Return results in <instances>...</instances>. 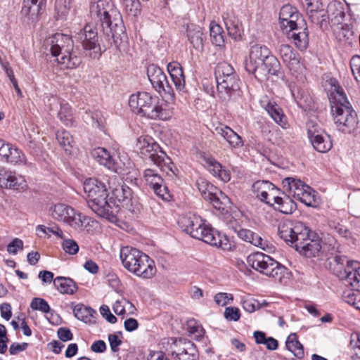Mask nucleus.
<instances>
[{
  "label": "nucleus",
  "mask_w": 360,
  "mask_h": 360,
  "mask_svg": "<svg viewBox=\"0 0 360 360\" xmlns=\"http://www.w3.org/2000/svg\"><path fill=\"white\" fill-rule=\"evenodd\" d=\"M210 37L212 43L221 46L224 43V39L221 27L217 24L210 25Z\"/></svg>",
  "instance_id": "3c124183"
},
{
  "label": "nucleus",
  "mask_w": 360,
  "mask_h": 360,
  "mask_svg": "<svg viewBox=\"0 0 360 360\" xmlns=\"http://www.w3.org/2000/svg\"><path fill=\"white\" fill-rule=\"evenodd\" d=\"M278 232L281 238L295 247L300 255L309 258L319 256L322 248L321 240L302 222L284 221L279 224Z\"/></svg>",
  "instance_id": "f257e3e1"
},
{
  "label": "nucleus",
  "mask_w": 360,
  "mask_h": 360,
  "mask_svg": "<svg viewBox=\"0 0 360 360\" xmlns=\"http://www.w3.org/2000/svg\"><path fill=\"white\" fill-rule=\"evenodd\" d=\"M113 4L112 0H97L91 3L90 13L93 18L98 19L104 15L106 10L109 11Z\"/></svg>",
  "instance_id": "79ce46f5"
},
{
  "label": "nucleus",
  "mask_w": 360,
  "mask_h": 360,
  "mask_svg": "<svg viewBox=\"0 0 360 360\" xmlns=\"http://www.w3.org/2000/svg\"><path fill=\"white\" fill-rule=\"evenodd\" d=\"M83 187L89 208L101 217L115 221L119 205H115L111 199L108 200L105 185L97 179L89 178L85 180Z\"/></svg>",
  "instance_id": "7ed1b4c3"
},
{
  "label": "nucleus",
  "mask_w": 360,
  "mask_h": 360,
  "mask_svg": "<svg viewBox=\"0 0 360 360\" xmlns=\"http://www.w3.org/2000/svg\"><path fill=\"white\" fill-rule=\"evenodd\" d=\"M187 37L193 47L200 51H202L203 44V32L202 28L193 24L187 27Z\"/></svg>",
  "instance_id": "c756f323"
},
{
  "label": "nucleus",
  "mask_w": 360,
  "mask_h": 360,
  "mask_svg": "<svg viewBox=\"0 0 360 360\" xmlns=\"http://www.w3.org/2000/svg\"><path fill=\"white\" fill-rule=\"evenodd\" d=\"M188 326L189 333L193 335L196 340H199L204 336L205 330L200 324L195 321H190Z\"/></svg>",
  "instance_id": "bf43d9fd"
},
{
  "label": "nucleus",
  "mask_w": 360,
  "mask_h": 360,
  "mask_svg": "<svg viewBox=\"0 0 360 360\" xmlns=\"http://www.w3.org/2000/svg\"><path fill=\"white\" fill-rule=\"evenodd\" d=\"M305 7L308 15L324 8L323 4L319 0H305Z\"/></svg>",
  "instance_id": "e2e57ef3"
},
{
  "label": "nucleus",
  "mask_w": 360,
  "mask_h": 360,
  "mask_svg": "<svg viewBox=\"0 0 360 360\" xmlns=\"http://www.w3.org/2000/svg\"><path fill=\"white\" fill-rule=\"evenodd\" d=\"M350 68L356 81L360 78V56H354L351 58Z\"/></svg>",
  "instance_id": "338daca9"
},
{
  "label": "nucleus",
  "mask_w": 360,
  "mask_h": 360,
  "mask_svg": "<svg viewBox=\"0 0 360 360\" xmlns=\"http://www.w3.org/2000/svg\"><path fill=\"white\" fill-rule=\"evenodd\" d=\"M274 206L276 210L285 214H292L297 207L295 202L284 193L279 196Z\"/></svg>",
  "instance_id": "ea45409f"
},
{
  "label": "nucleus",
  "mask_w": 360,
  "mask_h": 360,
  "mask_svg": "<svg viewBox=\"0 0 360 360\" xmlns=\"http://www.w3.org/2000/svg\"><path fill=\"white\" fill-rule=\"evenodd\" d=\"M282 184L283 188L295 199H297L304 190H305V187L308 186V185L305 184L301 180L293 177L285 178L282 181Z\"/></svg>",
  "instance_id": "f704fd0d"
},
{
  "label": "nucleus",
  "mask_w": 360,
  "mask_h": 360,
  "mask_svg": "<svg viewBox=\"0 0 360 360\" xmlns=\"http://www.w3.org/2000/svg\"><path fill=\"white\" fill-rule=\"evenodd\" d=\"M297 200L309 207H314L317 203V195L316 191L308 186Z\"/></svg>",
  "instance_id": "09e8293b"
},
{
  "label": "nucleus",
  "mask_w": 360,
  "mask_h": 360,
  "mask_svg": "<svg viewBox=\"0 0 360 360\" xmlns=\"http://www.w3.org/2000/svg\"><path fill=\"white\" fill-rule=\"evenodd\" d=\"M346 281L352 288L360 292V264L357 262H348Z\"/></svg>",
  "instance_id": "c85d7f7f"
},
{
  "label": "nucleus",
  "mask_w": 360,
  "mask_h": 360,
  "mask_svg": "<svg viewBox=\"0 0 360 360\" xmlns=\"http://www.w3.org/2000/svg\"><path fill=\"white\" fill-rule=\"evenodd\" d=\"M285 25V29L283 32L287 38L291 40L298 49L301 51L306 49L309 44L307 25L296 8L295 12H293Z\"/></svg>",
  "instance_id": "9d476101"
},
{
  "label": "nucleus",
  "mask_w": 360,
  "mask_h": 360,
  "mask_svg": "<svg viewBox=\"0 0 360 360\" xmlns=\"http://www.w3.org/2000/svg\"><path fill=\"white\" fill-rule=\"evenodd\" d=\"M98 20L101 24L103 32L108 36H111L114 43L117 46L118 40H121L122 35L124 34V27L121 13L114 4L111 5L110 10H106L104 15Z\"/></svg>",
  "instance_id": "9b49d317"
},
{
  "label": "nucleus",
  "mask_w": 360,
  "mask_h": 360,
  "mask_svg": "<svg viewBox=\"0 0 360 360\" xmlns=\"http://www.w3.org/2000/svg\"><path fill=\"white\" fill-rule=\"evenodd\" d=\"M281 195H283V193L274 185V186L270 189V191L265 193L264 198H261L260 200L269 205L274 206Z\"/></svg>",
  "instance_id": "5fc2aeb1"
},
{
  "label": "nucleus",
  "mask_w": 360,
  "mask_h": 360,
  "mask_svg": "<svg viewBox=\"0 0 360 360\" xmlns=\"http://www.w3.org/2000/svg\"><path fill=\"white\" fill-rule=\"evenodd\" d=\"M58 117L60 120L66 126H71L73 123V116L72 108L68 103L61 105V108L58 112Z\"/></svg>",
  "instance_id": "8fccbe9b"
},
{
  "label": "nucleus",
  "mask_w": 360,
  "mask_h": 360,
  "mask_svg": "<svg viewBox=\"0 0 360 360\" xmlns=\"http://www.w3.org/2000/svg\"><path fill=\"white\" fill-rule=\"evenodd\" d=\"M274 184L268 181H258L253 184V190L255 193L259 200L264 198L265 193L270 191Z\"/></svg>",
  "instance_id": "864d4df0"
},
{
  "label": "nucleus",
  "mask_w": 360,
  "mask_h": 360,
  "mask_svg": "<svg viewBox=\"0 0 360 360\" xmlns=\"http://www.w3.org/2000/svg\"><path fill=\"white\" fill-rule=\"evenodd\" d=\"M214 133L224 138L232 148H238L243 146L241 136L227 125L219 124L214 128Z\"/></svg>",
  "instance_id": "b1692460"
},
{
  "label": "nucleus",
  "mask_w": 360,
  "mask_h": 360,
  "mask_svg": "<svg viewBox=\"0 0 360 360\" xmlns=\"http://www.w3.org/2000/svg\"><path fill=\"white\" fill-rule=\"evenodd\" d=\"M178 223L184 232L194 238L224 250H229L231 248L228 238L206 224L199 216L188 214L181 217Z\"/></svg>",
  "instance_id": "f03ea898"
},
{
  "label": "nucleus",
  "mask_w": 360,
  "mask_h": 360,
  "mask_svg": "<svg viewBox=\"0 0 360 360\" xmlns=\"http://www.w3.org/2000/svg\"><path fill=\"white\" fill-rule=\"evenodd\" d=\"M259 103L276 123L283 129L288 128L286 117L281 108L276 102L270 100L267 96H264L261 98Z\"/></svg>",
  "instance_id": "aec40b11"
},
{
  "label": "nucleus",
  "mask_w": 360,
  "mask_h": 360,
  "mask_svg": "<svg viewBox=\"0 0 360 360\" xmlns=\"http://www.w3.org/2000/svg\"><path fill=\"white\" fill-rule=\"evenodd\" d=\"M25 178L14 171L0 168V187L2 188L24 191L27 188Z\"/></svg>",
  "instance_id": "6ab92c4d"
},
{
  "label": "nucleus",
  "mask_w": 360,
  "mask_h": 360,
  "mask_svg": "<svg viewBox=\"0 0 360 360\" xmlns=\"http://www.w3.org/2000/svg\"><path fill=\"white\" fill-rule=\"evenodd\" d=\"M167 70L175 86L176 91L182 94L186 92L185 77L183 68L177 62H172L167 65Z\"/></svg>",
  "instance_id": "393cba45"
},
{
  "label": "nucleus",
  "mask_w": 360,
  "mask_h": 360,
  "mask_svg": "<svg viewBox=\"0 0 360 360\" xmlns=\"http://www.w3.org/2000/svg\"><path fill=\"white\" fill-rule=\"evenodd\" d=\"M148 77L153 87L166 99L173 101L175 95L172 86L169 84L163 70L155 65H150L147 68Z\"/></svg>",
  "instance_id": "ddd939ff"
},
{
  "label": "nucleus",
  "mask_w": 360,
  "mask_h": 360,
  "mask_svg": "<svg viewBox=\"0 0 360 360\" xmlns=\"http://www.w3.org/2000/svg\"><path fill=\"white\" fill-rule=\"evenodd\" d=\"M269 140L274 144L282 145L285 143L283 132L278 129H274L269 131Z\"/></svg>",
  "instance_id": "0e129e2a"
},
{
  "label": "nucleus",
  "mask_w": 360,
  "mask_h": 360,
  "mask_svg": "<svg viewBox=\"0 0 360 360\" xmlns=\"http://www.w3.org/2000/svg\"><path fill=\"white\" fill-rule=\"evenodd\" d=\"M56 139L59 145L66 153H70L74 143L73 138L69 131L65 130L58 131Z\"/></svg>",
  "instance_id": "49530a36"
},
{
  "label": "nucleus",
  "mask_w": 360,
  "mask_h": 360,
  "mask_svg": "<svg viewBox=\"0 0 360 360\" xmlns=\"http://www.w3.org/2000/svg\"><path fill=\"white\" fill-rule=\"evenodd\" d=\"M248 264L257 271L282 283L288 277V269L271 257L260 252L250 254Z\"/></svg>",
  "instance_id": "6e6552de"
},
{
  "label": "nucleus",
  "mask_w": 360,
  "mask_h": 360,
  "mask_svg": "<svg viewBox=\"0 0 360 360\" xmlns=\"http://www.w3.org/2000/svg\"><path fill=\"white\" fill-rule=\"evenodd\" d=\"M129 105L135 114L151 120H168L173 115L169 104L144 91L131 95Z\"/></svg>",
  "instance_id": "20e7f679"
},
{
  "label": "nucleus",
  "mask_w": 360,
  "mask_h": 360,
  "mask_svg": "<svg viewBox=\"0 0 360 360\" xmlns=\"http://www.w3.org/2000/svg\"><path fill=\"white\" fill-rule=\"evenodd\" d=\"M214 300L218 306H226L233 300V295L231 293L218 292L214 297Z\"/></svg>",
  "instance_id": "052dcab7"
},
{
  "label": "nucleus",
  "mask_w": 360,
  "mask_h": 360,
  "mask_svg": "<svg viewBox=\"0 0 360 360\" xmlns=\"http://www.w3.org/2000/svg\"><path fill=\"white\" fill-rule=\"evenodd\" d=\"M49 212L53 219L63 222L76 230H84L88 226L93 227L94 221L82 215L71 206L64 203H57L51 206Z\"/></svg>",
  "instance_id": "1a4fd4ad"
},
{
  "label": "nucleus",
  "mask_w": 360,
  "mask_h": 360,
  "mask_svg": "<svg viewBox=\"0 0 360 360\" xmlns=\"http://www.w3.org/2000/svg\"><path fill=\"white\" fill-rule=\"evenodd\" d=\"M282 184L283 188L295 199H297L304 190H305V187L308 186V185L305 184L301 180L293 177L285 178L282 181Z\"/></svg>",
  "instance_id": "72a5a7b5"
},
{
  "label": "nucleus",
  "mask_w": 360,
  "mask_h": 360,
  "mask_svg": "<svg viewBox=\"0 0 360 360\" xmlns=\"http://www.w3.org/2000/svg\"><path fill=\"white\" fill-rule=\"evenodd\" d=\"M280 63L278 60L274 56L270 55L264 61V65H261V69L264 74L259 75L257 72H255V77L259 79H263L266 77L268 75H278L280 71Z\"/></svg>",
  "instance_id": "c9c22d12"
},
{
  "label": "nucleus",
  "mask_w": 360,
  "mask_h": 360,
  "mask_svg": "<svg viewBox=\"0 0 360 360\" xmlns=\"http://www.w3.org/2000/svg\"><path fill=\"white\" fill-rule=\"evenodd\" d=\"M137 269L133 274L143 279H149L153 278L156 273V266L155 262L146 255L145 258L141 260Z\"/></svg>",
  "instance_id": "cd10ccee"
},
{
  "label": "nucleus",
  "mask_w": 360,
  "mask_h": 360,
  "mask_svg": "<svg viewBox=\"0 0 360 360\" xmlns=\"http://www.w3.org/2000/svg\"><path fill=\"white\" fill-rule=\"evenodd\" d=\"M217 82V94L222 101H228L239 95L240 79L237 75L223 78Z\"/></svg>",
  "instance_id": "dca6fc26"
},
{
  "label": "nucleus",
  "mask_w": 360,
  "mask_h": 360,
  "mask_svg": "<svg viewBox=\"0 0 360 360\" xmlns=\"http://www.w3.org/2000/svg\"><path fill=\"white\" fill-rule=\"evenodd\" d=\"M6 162L14 165H25L30 168L34 167L32 163L27 160L25 153L18 148L13 146L10 150Z\"/></svg>",
  "instance_id": "58836bf2"
},
{
  "label": "nucleus",
  "mask_w": 360,
  "mask_h": 360,
  "mask_svg": "<svg viewBox=\"0 0 360 360\" xmlns=\"http://www.w3.org/2000/svg\"><path fill=\"white\" fill-rule=\"evenodd\" d=\"M203 166L215 177L223 182L231 179V173L226 169L215 158L210 155H205L202 159Z\"/></svg>",
  "instance_id": "4be33fe9"
},
{
  "label": "nucleus",
  "mask_w": 360,
  "mask_h": 360,
  "mask_svg": "<svg viewBox=\"0 0 360 360\" xmlns=\"http://www.w3.org/2000/svg\"><path fill=\"white\" fill-rule=\"evenodd\" d=\"M93 158L100 165L105 167L108 169L116 171L117 166L114 158L110 151L103 147H98L91 152Z\"/></svg>",
  "instance_id": "bb28decb"
},
{
  "label": "nucleus",
  "mask_w": 360,
  "mask_h": 360,
  "mask_svg": "<svg viewBox=\"0 0 360 360\" xmlns=\"http://www.w3.org/2000/svg\"><path fill=\"white\" fill-rule=\"evenodd\" d=\"M237 75L233 66L227 62L219 63L214 70L216 80H221L223 78H228L229 76Z\"/></svg>",
  "instance_id": "c03bdc74"
},
{
  "label": "nucleus",
  "mask_w": 360,
  "mask_h": 360,
  "mask_svg": "<svg viewBox=\"0 0 360 360\" xmlns=\"http://www.w3.org/2000/svg\"><path fill=\"white\" fill-rule=\"evenodd\" d=\"M350 346L357 358L360 359V333H354L351 335Z\"/></svg>",
  "instance_id": "774afa93"
},
{
  "label": "nucleus",
  "mask_w": 360,
  "mask_h": 360,
  "mask_svg": "<svg viewBox=\"0 0 360 360\" xmlns=\"http://www.w3.org/2000/svg\"><path fill=\"white\" fill-rule=\"evenodd\" d=\"M224 317L229 321H237L240 318V311L236 307H226L224 311Z\"/></svg>",
  "instance_id": "69168bd1"
},
{
  "label": "nucleus",
  "mask_w": 360,
  "mask_h": 360,
  "mask_svg": "<svg viewBox=\"0 0 360 360\" xmlns=\"http://www.w3.org/2000/svg\"><path fill=\"white\" fill-rule=\"evenodd\" d=\"M308 17L312 23L318 25L321 30L328 28L329 15H327V10L325 8L308 15Z\"/></svg>",
  "instance_id": "a18cd8bd"
},
{
  "label": "nucleus",
  "mask_w": 360,
  "mask_h": 360,
  "mask_svg": "<svg viewBox=\"0 0 360 360\" xmlns=\"http://www.w3.org/2000/svg\"><path fill=\"white\" fill-rule=\"evenodd\" d=\"M80 39H82V46L86 50H94L96 54L99 53L100 46L98 40L97 29L94 25L87 24L84 27Z\"/></svg>",
  "instance_id": "5701e85b"
},
{
  "label": "nucleus",
  "mask_w": 360,
  "mask_h": 360,
  "mask_svg": "<svg viewBox=\"0 0 360 360\" xmlns=\"http://www.w3.org/2000/svg\"><path fill=\"white\" fill-rule=\"evenodd\" d=\"M72 4V0H57L55 5L57 18L63 20L70 15L72 19L77 14V9Z\"/></svg>",
  "instance_id": "473e14b6"
},
{
  "label": "nucleus",
  "mask_w": 360,
  "mask_h": 360,
  "mask_svg": "<svg viewBox=\"0 0 360 360\" xmlns=\"http://www.w3.org/2000/svg\"><path fill=\"white\" fill-rule=\"evenodd\" d=\"M53 56L58 57V63L67 69H74L82 63V56L74 48L72 38L66 34L56 33L45 41Z\"/></svg>",
  "instance_id": "423d86ee"
},
{
  "label": "nucleus",
  "mask_w": 360,
  "mask_h": 360,
  "mask_svg": "<svg viewBox=\"0 0 360 360\" xmlns=\"http://www.w3.org/2000/svg\"><path fill=\"white\" fill-rule=\"evenodd\" d=\"M223 20L228 33L235 40L238 39L243 31V26L235 13L231 11L223 14Z\"/></svg>",
  "instance_id": "a878e982"
},
{
  "label": "nucleus",
  "mask_w": 360,
  "mask_h": 360,
  "mask_svg": "<svg viewBox=\"0 0 360 360\" xmlns=\"http://www.w3.org/2000/svg\"><path fill=\"white\" fill-rule=\"evenodd\" d=\"M146 255L139 250L130 246L122 247L120 252L123 266L131 274H134L141 260L143 259Z\"/></svg>",
  "instance_id": "a211bd4d"
},
{
  "label": "nucleus",
  "mask_w": 360,
  "mask_h": 360,
  "mask_svg": "<svg viewBox=\"0 0 360 360\" xmlns=\"http://www.w3.org/2000/svg\"><path fill=\"white\" fill-rule=\"evenodd\" d=\"M307 134L314 148L319 153H326L332 148V141L327 134H323L314 122L307 123Z\"/></svg>",
  "instance_id": "2eb2a0df"
},
{
  "label": "nucleus",
  "mask_w": 360,
  "mask_h": 360,
  "mask_svg": "<svg viewBox=\"0 0 360 360\" xmlns=\"http://www.w3.org/2000/svg\"><path fill=\"white\" fill-rule=\"evenodd\" d=\"M278 54L283 63L288 68L292 74H301L304 70V65L300 63L299 56L288 44H281L278 49Z\"/></svg>",
  "instance_id": "f3484780"
},
{
  "label": "nucleus",
  "mask_w": 360,
  "mask_h": 360,
  "mask_svg": "<svg viewBox=\"0 0 360 360\" xmlns=\"http://www.w3.org/2000/svg\"><path fill=\"white\" fill-rule=\"evenodd\" d=\"M295 12V7H293L289 4L283 6L279 13V20L282 30L284 31L285 29V24L289 20L291 15Z\"/></svg>",
  "instance_id": "4d7b16f0"
},
{
  "label": "nucleus",
  "mask_w": 360,
  "mask_h": 360,
  "mask_svg": "<svg viewBox=\"0 0 360 360\" xmlns=\"http://www.w3.org/2000/svg\"><path fill=\"white\" fill-rule=\"evenodd\" d=\"M122 7L129 15L136 16L140 12L139 0H122Z\"/></svg>",
  "instance_id": "13d9d810"
},
{
  "label": "nucleus",
  "mask_w": 360,
  "mask_h": 360,
  "mask_svg": "<svg viewBox=\"0 0 360 360\" xmlns=\"http://www.w3.org/2000/svg\"><path fill=\"white\" fill-rule=\"evenodd\" d=\"M136 148L143 157L150 159L163 172L169 176L175 175L172 160L152 137L140 136L137 140Z\"/></svg>",
  "instance_id": "0eeeda50"
},
{
  "label": "nucleus",
  "mask_w": 360,
  "mask_h": 360,
  "mask_svg": "<svg viewBox=\"0 0 360 360\" xmlns=\"http://www.w3.org/2000/svg\"><path fill=\"white\" fill-rule=\"evenodd\" d=\"M238 236L242 240L252 244L255 246L259 247L262 250L268 248L267 243L259 235L254 233L249 229H241L237 232Z\"/></svg>",
  "instance_id": "e433bc0d"
},
{
  "label": "nucleus",
  "mask_w": 360,
  "mask_h": 360,
  "mask_svg": "<svg viewBox=\"0 0 360 360\" xmlns=\"http://www.w3.org/2000/svg\"><path fill=\"white\" fill-rule=\"evenodd\" d=\"M286 348L291 352L295 356L302 359L304 356L302 345L297 340L295 335H290L285 343Z\"/></svg>",
  "instance_id": "de8ad7c7"
},
{
  "label": "nucleus",
  "mask_w": 360,
  "mask_h": 360,
  "mask_svg": "<svg viewBox=\"0 0 360 360\" xmlns=\"http://www.w3.org/2000/svg\"><path fill=\"white\" fill-rule=\"evenodd\" d=\"M328 225L331 230L335 231L339 236L343 238L350 237L349 231L342 225L338 219H329Z\"/></svg>",
  "instance_id": "6e6d98bb"
},
{
  "label": "nucleus",
  "mask_w": 360,
  "mask_h": 360,
  "mask_svg": "<svg viewBox=\"0 0 360 360\" xmlns=\"http://www.w3.org/2000/svg\"><path fill=\"white\" fill-rule=\"evenodd\" d=\"M115 199L120 203V206L129 208L131 202V192L129 187L121 186L113 191Z\"/></svg>",
  "instance_id": "a19ab883"
},
{
  "label": "nucleus",
  "mask_w": 360,
  "mask_h": 360,
  "mask_svg": "<svg viewBox=\"0 0 360 360\" xmlns=\"http://www.w3.org/2000/svg\"><path fill=\"white\" fill-rule=\"evenodd\" d=\"M75 316L84 323H91L95 311L82 304H77L73 308Z\"/></svg>",
  "instance_id": "37998d69"
},
{
  "label": "nucleus",
  "mask_w": 360,
  "mask_h": 360,
  "mask_svg": "<svg viewBox=\"0 0 360 360\" xmlns=\"http://www.w3.org/2000/svg\"><path fill=\"white\" fill-rule=\"evenodd\" d=\"M165 350L173 360H198V355L193 343L186 339H167Z\"/></svg>",
  "instance_id": "f8f14e48"
},
{
  "label": "nucleus",
  "mask_w": 360,
  "mask_h": 360,
  "mask_svg": "<svg viewBox=\"0 0 360 360\" xmlns=\"http://www.w3.org/2000/svg\"><path fill=\"white\" fill-rule=\"evenodd\" d=\"M45 0H23L22 15L27 16L32 22L38 19L41 6Z\"/></svg>",
  "instance_id": "2f4dec72"
},
{
  "label": "nucleus",
  "mask_w": 360,
  "mask_h": 360,
  "mask_svg": "<svg viewBox=\"0 0 360 360\" xmlns=\"http://www.w3.org/2000/svg\"><path fill=\"white\" fill-rule=\"evenodd\" d=\"M30 307L32 309L39 310L43 313H48L50 311L48 302L41 298H34L31 302Z\"/></svg>",
  "instance_id": "680f3d73"
},
{
  "label": "nucleus",
  "mask_w": 360,
  "mask_h": 360,
  "mask_svg": "<svg viewBox=\"0 0 360 360\" xmlns=\"http://www.w3.org/2000/svg\"><path fill=\"white\" fill-rule=\"evenodd\" d=\"M330 103L337 129L345 134L353 132L359 124L357 114L341 87H335V92L332 94Z\"/></svg>",
  "instance_id": "39448f33"
},
{
  "label": "nucleus",
  "mask_w": 360,
  "mask_h": 360,
  "mask_svg": "<svg viewBox=\"0 0 360 360\" xmlns=\"http://www.w3.org/2000/svg\"><path fill=\"white\" fill-rule=\"evenodd\" d=\"M241 304L244 310L248 313H253L259 309V301L249 295L242 297Z\"/></svg>",
  "instance_id": "603ef678"
},
{
  "label": "nucleus",
  "mask_w": 360,
  "mask_h": 360,
  "mask_svg": "<svg viewBox=\"0 0 360 360\" xmlns=\"http://www.w3.org/2000/svg\"><path fill=\"white\" fill-rule=\"evenodd\" d=\"M53 285L61 294L73 295L78 288L76 283L70 278L57 276L53 280Z\"/></svg>",
  "instance_id": "7c9ffc66"
},
{
  "label": "nucleus",
  "mask_w": 360,
  "mask_h": 360,
  "mask_svg": "<svg viewBox=\"0 0 360 360\" xmlns=\"http://www.w3.org/2000/svg\"><path fill=\"white\" fill-rule=\"evenodd\" d=\"M143 178L146 184L150 186L157 195L163 199L169 196L167 188L164 185L162 176L154 169H146L143 172Z\"/></svg>",
  "instance_id": "412c9836"
},
{
  "label": "nucleus",
  "mask_w": 360,
  "mask_h": 360,
  "mask_svg": "<svg viewBox=\"0 0 360 360\" xmlns=\"http://www.w3.org/2000/svg\"><path fill=\"white\" fill-rule=\"evenodd\" d=\"M271 55L270 50L264 45L254 44L251 46L249 52V58L245 63L246 70L251 74L257 72L259 75H263L264 72L261 69L264 61Z\"/></svg>",
  "instance_id": "4468645a"
},
{
  "label": "nucleus",
  "mask_w": 360,
  "mask_h": 360,
  "mask_svg": "<svg viewBox=\"0 0 360 360\" xmlns=\"http://www.w3.org/2000/svg\"><path fill=\"white\" fill-rule=\"evenodd\" d=\"M327 15H329V21L334 25L341 24L345 18L344 7L339 1H331L327 7Z\"/></svg>",
  "instance_id": "4c0bfd02"
}]
</instances>
